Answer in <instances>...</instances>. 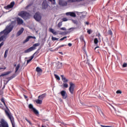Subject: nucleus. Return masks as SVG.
Masks as SVG:
<instances>
[{
  "label": "nucleus",
  "mask_w": 127,
  "mask_h": 127,
  "mask_svg": "<svg viewBox=\"0 0 127 127\" xmlns=\"http://www.w3.org/2000/svg\"><path fill=\"white\" fill-rule=\"evenodd\" d=\"M81 105L84 107L85 106H87V105H86V104L85 103H81Z\"/></svg>",
  "instance_id": "54"
},
{
  "label": "nucleus",
  "mask_w": 127,
  "mask_h": 127,
  "mask_svg": "<svg viewBox=\"0 0 127 127\" xmlns=\"http://www.w3.org/2000/svg\"><path fill=\"white\" fill-rule=\"evenodd\" d=\"M52 40L53 41H55V40H58V38H55V37H52Z\"/></svg>",
  "instance_id": "40"
},
{
  "label": "nucleus",
  "mask_w": 127,
  "mask_h": 127,
  "mask_svg": "<svg viewBox=\"0 0 127 127\" xmlns=\"http://www.w3.org/2000/svg\"><path fill=\"white\" fill-rule=\"evenodd\" d=\"M25 120L26 121V122H27V123L29 124V125H32V123H31V122L29 120H28L27 118H25Z\"/></svg>",
  "instance_id": "41"
},
{
  "label": "nucleus",
  "mask_w": 127,
  "mask_h": 127,
  "mask_svg": "<svg viewBox=\"0 0 127 127\" xmlns=\"http://www.w3.org/2000/svg\"><path fill=\"white\" fill-rule=\"evenodd\" d=\"M64 46H66V45H62L58 47V49H59V48H61V47H64Z\"/></svg>",
  "instance_id": "44"
},
{
  "label": "nucleus",
  "mask_w": 127,
  "mask_h": 127,
  "mask_svg": "<svg viewBox=\"0 0 127 127\" xmlns=\"http://www.w3.org/2000/svg\"><path fill=\"white\" fill-rule=\"evenodd\" d=\"M61 77L64 83H66V82H68V79H67L66 78L65 76H64V75H61Z\"/></svg>",
  "instance_id": "23"
},
{
  "label": "nucleus",
  "mask_w": 127,
  "mask_h": 127,
  "mask_svg": "<svg viewBox=\"0 0 127 127\" xmlns=\"http://www.w3.org/2000/svg\"><path fill=\"white\" fill-rule=\"evenodd\" d=\"M55 78L57 79V80H58V81H60V77L59 76L57 75V74H54Z\"/></svg>",
  "instance_id": "35"
},
{
  "label": "nucleus",
  "mask_w": 127,
  "mask_h": 127,
  "mask_svg": "<svg viewBox=\"0 0 127 127\" xmlns=\"http://www.w3.org/2000/svg\"><path fill=\"white\" fill-rule=\"evenodd\" d=\"M97 36L99 38V39H101V34H100V33H99L98 34H97Z\"/></svg>",
  "instance_id": "48"
},
{
  "label": "nucleus",
  "mask_w": 127,
  "mask_h": 127,
  "mask_svg": "<svg viewBox=\"0 0 127 127\" xmlns=\"http://www.w3.org/2000/svg\"><path fill=\"white\" fill-rule=\"evenodd\" d=\"M30 6H31V4H30L25 7V9H27L28 8V7H29Z\"/></svg>",
  "instance_id": "51"
},
{
  "label": "nucleus",
  "mask_w": 127,
  "mask_h": 127,
  "mask_svg": "<svg viewBox=\"0 0 127 127\" xmlns=\"http://www.w3.org/2000/svg\"><path fill=\"white\" fill-rule=\"evenodd\" d=\"M61 95L62 96L63 99H67L68 97L67 93H66V91L64 90H63L61 92Z\"/></svg>",
  "instance_id": "14"
},
{
  "label": "nucleus",
  "mask_w": 127,
  "mask_h": 127,
  "mask_svg": "<svg viewBox=\"0 0 127 127\" xmlns=\"http://www.w3.org/2000/svg\"><path fill=\"white\" fill-rule=\"evenodd\" d=\"M68 21V19H67V18H63V21Z\"/></svg>",
  "instance_id": "47"
},
{
  "label": "nucleus",
  "mask_w": 127,
  "mask_h": 127,
  "mask_svg": "<svg viewBox=\"0 0 127 127\" xmlns=\"http://www.w3.org/2000/svg\"><path fill=\"white\" fill-rule=\"evenodd\" d=\"M107 127H114V126H108Z\"/></svg>",
  "instance_id": "61"
},
{
  "label": "nucleus",
  "mask_w": 127,
  "mask_h": 127,
  "mask_svg": "<svg viewBox=\"0 0 127 127\" xmlns=\"http://www.w3.org/2000/svg\"><path fill=\"white\" fill-rule=\"evenodd\" d=\"M7 53H8V50H6L4 55V58L7 57Z\"/></svg>",
  "instance_id": "30"
},
{
  "label": "nucleus",
  "mask_w": 127,
  "mask_h": 127,
  "mask_svg": "<svg viewBox=\"0 0 127 127\" xmlns=\"http://www.w3.org/2000/svg\"><path fill=\"white\" fill-rule=\"evenodd\" d=\"M59 3L60 5H61L62 6H66V5L68 4L67 1H63V0H59Z\"/></svg>",
  "instance_id": "13"
},
{
  "label": "nucleus",
  "mask_w": 127,
  "mask_h": 127,
  "mask_svg": "<svg viewBox=\"0 0 127 127\" xmlns=\"http://www.w3.org/2000/svg\"><path fill=\"white\" fill-rule=\"evenodd\" d=\"M34 18L36 20V21H40L41 20V15L39 12H36L34 15Z\"/></svg>",
  "instance_id": "7"
},
{
  "label": "nucleus",
  "mask_w": 127,
  "mask_h": 127,
  "mask_svg": "<svg viewBox=\"0 0 127 127\" xmlns=\"http://www.w3.org/2000/svg\"><path fill=\"white\" fill-rule=\"evenodd\" d=\"M94 44H98V43H99V40H98V38H95L94 39Z\"/></svg>",
  "instance_id": "34"
},
{
  "label": "nucleus",
  "mask_w": 127,
  "mask_h": 127,
  "mask_svg": "<svg viewBox=\"0 0 127 127\" xmlns=\"http://www.w3.org/2000/svg\"><path fill=\"white\" fill-rule=\"evenodd\" d=\"M6 81H5L4 82V85H6Z\"/></svg>",
  "instance_id": "62"
},
{
  "label": "nucleus",
  "mask_w": 127,
  "mask_h": 127,
  "mask_svg": "<svg viewBox=\"0 0 127 127\" xmlns=\"http://www.w3.org/2000/svg\"><path fill=\"white\" fill-rule=\"evenodd\" d=\"M70 86L69 87V91L71 94V95H73L74 94V88H75V84L74 83H72V82H69Z\"/></svg>",
  "instance_id": "6"
},
{
  "label": "nucleus",
  "mask_w": 127,
  "mask_h": 127,
  "mask_svg": "<svg viewBox=\"0 0 127 127\" xmlns=\"http://www.w3.org/2000/svg\"><path fill=\"white\" fill-rule=\"evenodd\" d=\"M116 94H122V91H121V90H117L116 91Z\"/></svg>",
  "instance_id": "46"
},
{
  "label": "nucleus",
  "mask_w": 127,
  "mask_h": 127,
  "mask_svg": "<svg viewBox=\"0 0 127 127\" xmlns=\"http://www.w3.org/2000/svg\"><path fill=\"white\" fill-rule=\"evenodd\" d=\"M110 3V0H109L106 4V5H108V4Z\"/></svg>",
  "instance_id": "60"
},
{
  "label": "nucleus",
  "mask_w": 127,
  "mask_h": 127,
  "mask_svg": "<svg viewBox=\"0 0 127 127\" xmlns=\"http://www.w3.org/2000/svg\"><path fill=\"white\" fill-rule=\"evenodd\" d=\"M6 69V67H0V70H5Z\"/></svg>",
  "instance_id": "53"
},
{
  "label": "nucleus",
  "mask_w": 127,
  "mask_h": 127,
  "mask_svg": "<svg viewBox=\"0 0 127 127\" xmlns=\"http://www.w3.org/2000/svg\"><path fill=\"white\" fill-rule=\"evenodd\" d=\"M67 16L69 15L71 17H76V13L74 12H67L65 13Z\"/></svg>",
  "instance_id": "16"
},
{
  "label": "nucleus",
  "mask_w": 127,
  "mask_h": 127,
  "mask_svg": "<svg viewBox=\"0 0 127 127\" xmlns=\"http://www.w3.org/2000/svg\"><path fill=\"white\" fill-rule=\"evenodd\" d=\"M68 45L69 47H71V46H72V44L69 43L68 44Z\"/></svg>",
  "instance_id": "55"
},
{
  "label": "nucleus",
  "mask_w": 127,
  "mask_h": 127,
  "mask_svg": "<svg viewBox=\"0 0 127 127\" xmlns=\"http://www.w3.org/2000/svg\"><path fill=\"white\" fill-rule=\"evenodd\" d=\"M101 127H108V126L100 125Z\"/></svg>",
  "instance_id": "57"
},
{
  "label": "nucleus",
  "mask_w": 127,
  "mask_h": 127,
  "mask_svg": "<svg viewBox=\"0 0 127 127\" xmlns=\"http://www.w3.org/2000/svg\"><path fill=\"white\" fill-rule=\"evenodd\" d=\"M97 111H98L99 114L100 115V116H101V117L102 116H104V113H103V111H102L101 108L100 107H98V106H97Z\"/></svg>",
  "instance_id": "20"
},
{
  "label": "nucleus",
  "mask_w": 127,
  "mask_h": 127,
  "mask_svg": "<svg viewBox=\"0 0 127 127\" xmlns=\"http://www.w3.org/2000/svg\"><path fill=\"white\" fill-rule=\"evenodd\" d=\"M14 67L16 66V64H14Z\"/></svg>",
  "instance_id": "64"
},
{
  "label": "nucleus",
  "mask_w": 127,
  "mask_h": 127,
  "mask_svg": "<svg viewBox=\"0 0 127 127\" xmlns=\"http://www.w3.org/2000/svg\"><path fill=\"white\" fill-rule=\"evenodd\" d=\"M15 2L14 1H12L7 6H4L5 9H9V8H12L14 6Z\"/></svg>",
  "instance_id": "10"
},
{
  "label": "nucleus",
  "mask_w": 127,
  "mask_h": 127,
  "mask_svg": "<svg viewBox=\"0 0 127 127\" xmlns=\"http://www.w3.org/2000/svg\"><path fill=\"white\" fill-rule=\"evenodd\" d=\"M20 67V64H17V66L15 68V73L18 71V69H19V67Z\"/></svg>",
  "instance_id": "31"
},
{
  "label": "nucleus",
  "mask_w": 127,
  "mask_h": 127,
  "mask_svg": "<svg viewBox=\"0 0 127 127\" xmlns=\"http://www.w3.org/2000/svg\"><path fill=\"white\" fill-rule=\"evenodd\" d=\"M108 35H110L111 36H113V32L111 29L108 30V31L107 32Z\"/></svg>",
  "instance_id": "28"
},
{
  "label": "nucleus",
  "mask_w": 127,
  "mask_h": 127,
  "mask_svg": "<svg viewBox=\"0 0 127 127\" xmlns=\"http://www.w3.org/2000/svg\"><path fill=\"white\" fill-rule=\"evenodd\" d=\"M3 44H4V43H3V42H1V43L0 44V48H1V46H3Z\"/></svg>",
  "instance_id": "49"
},
{
  "label": "nucleus",
  "mask_w": 127,
  "mask_h": 127,
  "mask_svg": "<svg viewBox=\"0 0 127 127\" xmlns=\"http://www.w3.org/2000/svg\"><path fill=\"white\" fill-rule=\"evenodd\" d=\"M49 1H51L53 4H55L56 2L55 0H48Z\"/></svg>",
  "instance_id": "39"
},
{
  "label": "nucleus",
  "mask_w": 127,
  "mask_h": 127,
  "mask_svg": "<svg viewBox=\"0 0 127 127\" xmlns=\"http://www.w3.org/2000/svg\"><path fill=\"white\" fill-rule=\"evenodd\" d=\"M31 38H33V39H36V37H33V36H31Z\"/></svg>",
  "instance_id": "56"
},
{
  "label": "nucleus",
  "mask_w": 127,
  "mask_h": 127,
  "mask_svg": "<svg viewBox=\"0 0 127 127\" xmlns=\"http://www.w3.org/2000/svg\"><path fill=\"white\" fill-rule=\"evenodd\" d=\"M23 31H24V28H21L16 33V36L18 37V36H20L22 33H23Z\"/></svg>",
  "instance_id": "17"
},
{
  "label": "nucleus",
  "mask_w": 127,
  "mask_h": 127,
  "mask_svg": "<svg viewBox=\"0 0 127 127\" xmlns=\"http://www.w3.org/2000/svg\"><path fill=\"white\" fill-rule=\"evenodd\" d=\"M60 30H66V28L65 27L60 28Z\"/></svg>",
  "instance_id": "50"
},
{
  "label": "nucleus",
  "mask_w": 127,
  "mask_h": 127,
  "mask_svg": "<svg viewBox=\"0 0 127 127\" xmlns=\"http://www.w3.org/2000/svg\"><path fill=\"white\" fill-rule=\"evenodd\" d=\"M80 41L81 42L84 43V46L82 48V50L85 52L86 51V42L85 40H84V37L83 36H81L80 37Z\"/></svg>",
  "instance_id": "9"
},
{
  "label": "nucleus",
  "mask_w": 127,
  "mask_h": 127,
  "mask_svg": "<svg viewBox=\"0 0 127 127\" xmlns=\"http://www.w3.org/2000/svg\"><path fill=\"white\" fill-rule=\"evenodd\" d=\"M63 87L64 88H68V84H67V83H63Z\"/></svg>",
  "instance_id": "38"
},
{
  "label": "nucleus",
  "mask_w": 127,
  "mask_h": 127,
  "mask_svg": "<svg viewBox=\"0 0 127 127\" xmlns=\"http://www.w3.org/2000/svg\"><path fill=\"white\" fill-rule=\"evenodd\" d=\"M29 108L32 110L33 112L34 113V114H35V115H38V114H39L38 111L33 107V105H32V104L29 105Z\"/></svg>",
  "instance_id": "11"
},
{
  "label": "nucleus",
  "mask_w": 127,
  "mask_h": 127,
  "mask_svg": "<svg viewBox=\"0 0 127 127\" xmlns=\"http://www.w3.org/2000/svg\"><path fill=\"white\" fill-rule=\"evenodd\" d=\"M68 2H76L80 1V0H67Z\"/></svg>",
  "instance_id": "29"
},
{
  "label": "nucleus",
  "mask_w": 127,
  "mask_h": 127,
  "mask_svg": "<svg viewBox=\"0 0 127 127\" xmlns=\"http://www.w3.org/2000/svg\"><path fill=\"white\" fill-rule=\"evenodd\" d=\"M24 97L25 98V99H27V96L25 95H24Z\"/></svg>",
  "instance_id": "59"
},
{
  "label": "nucleus",
  "mask_w": 127,
  "mask_h": 127,
  "mask_svg": "<svg viewBox=\"0 0 127 127\" xmlns=\"http://www.w3.org/2000/svg\"><path fill=\"white\" fill-rule=\"evenodd\" d=\"M1 102L3 103V105L5 106V107L7 109V106H6V104H5V102H4V99L1 98Z\"/></svg>",
  "instance_id": "33"
},
{
  "label": "nucleus",
  "mask_w": 127,
  "mask_h": 127,
  "mask_svg": "<svg viewBox=\"0 0 127 127\" xmlns=\"http://www.w3.org/2000/svg\"><path fill=\"white\" fill-rule=\"evenodd\" d=\"M50 32H52V33H53V34H54V35H57V33L56 32V31H55V30H54V29L50 28Z\"/></svg>",
  "instance_id": "25"
},
{
  "label": "nucleus",
  "mask_w": 127,
  "mask_h": 127,
  "mask_svg": "<svg viewBox=\"0 0 127 127\" xmlns=\"http://www.w3.org/2000/svg\"><path fill=\"white\" fill-rule=\"evenodd\" d=\"M84 24L86 25H89V24H90V23H89V22H84Z\"/></svg>",
  "instance_id": "52"
},
{
  "label": "nucleus",
  "mask_w": 127,
  "mask_h": 127,
  "mask_svg": "<svg viewBox=\"0 0 127 127\" xmlns=\"http://www.w3.org/2000/svg\"><path fill=\"white\" fill-rule=\"evenodd\" d=\"M39 45H40V43L34 44L32 47L25 50L24 51V53H29V52H31V51H33V50H35V49H36V47H37V46H39Z\"/></svg>",
  "instance_id": "4"
},
{
  "label": "nucleus",
  "mask_w": 127,
  "mask_h": 127,
  "mask_svg": "<svg viewBox=\"0 0 127 127\" xmlns=\"http://www.w3.org/2000/svg\"><path fill=\"white\" fill-rule=\"evenodd\" d=\"M36 70L37 72H42V69L38 66L36 67Z\"/></svg>",
  "instance_id": "32"
},
{
  "label": "nucleus",
  "mask_w": 127,
  "mask_h": 127,
  "mask_svg": "<svg viewBox=\"0 0 127 127\" xmlns=\"http://www.w3.org/2000/svg\"><path fill=\"white\" fill-rule=\"evenodd\" d=\"M91 32H93L92 31V30L91 29H89V30H87V33L88 34H91Z\"/></svg>",
  "instance_id": "43"
},
{
  "label": "nucleus",
  "mask_w": 127,
  "mask_h": 127,
  "mask_svg": "<svg viewBox=\"0 0 127 127\" xmlns=\"http://www.w3.org/2000/svg\"><path fill=\"white\" fill-rule=\"evenodd\" d=\"M85 0H80V1H84Z\"/></svg>",
  "instance_id": "63"
},
{
  "label": "nucleus",
  "mask_w": 127,
  "mask_h": 127,
  "mask_svg": "<svg viewBox=\"0 0 127 127\" xmlns=\"http://www.w3.org/2000/svg\"><path fill=\"white\" fill-rule=\"evenodd\" d=\"M0 127H9L8 123L3 119L0 120Z\"/></svg>",
  "instance_id": "5"
},
{
  "label": "nucleus",
  "mask_w": 127,
  "mask_h": 127,
  "mask_svg": "<svg viewBox=\"0 0 127 127\" xmlns=\"http://www.w3.org/2000/svg\"><path fill=\"white\" fill-rule=\"evenodd\" d=\"M42 6L43 9H46V8L48 7V4L47 3V1H46V0L43 1L42 4Z\"/></svg>",
  "instance_id": "15"
},
{
  "label": "nucleus",
  "mask_w": 127,
  "mask_h": 127,
  "mask_svg": "<svg viewBox=\"0 0 127 127\" xmlns=\"http://www.w3.org/2000/svg\"><path fill=\"white\" fill-rule=\"evenodd\" d=\"M12 78H13V77H12V76H11L10 77L7 78L8 80L6 81V83L5 84H7L8 83V82H9V81H10V80H11V79H12Z\"/></svg>",
  "instance_id": "36"
},
{
  "label": "nucleus",
  "mask_w": 127,
  "mask_h": 127,
  "mask_svg": "<svg viewBox=\"0 0 127 127\" xmlns=\"http://www.w3.org/2000/svg\"><path fill=\"white\" fill-rule=\"evenodd\" d=\"M80 19H83V18H85L87 15V12H81L80 13Z\"/></svg>",
  "instance_id": "18"
},
{
  "label": "nucleus",
  "mask_w": 127,
  "mask_h": 127,
  "mask_svg": "<svg viewBox=\"0 0 127 127\" xmlns=\"http://www.w3.org/2000/svg\"><path fill=\"white\" fill-rule=\"evenodd\" d=\"M18 15L22 17L24 20H27L30 17V14L25 11H21L18 14Z\"/></svg>",
  "instance_id": "2"
},
{
  "label": "nucleus",
  "mask_w": 127,
  "mask_h": 127,
  "mask_svg": "<svg viewBox=\"0 0 127 127\" xmlns=\"http://www.w3.org/2000/svg\"><path fill=\"white\" fill-rule=\"evenodd\" d=\"M127 63H124L123 64V68H126V67H127Z\"/></svg>",
  "instance_id": "45"
},
{
  "label": "nucleus",
  "mask_w": 127,
  "mask_h": 127,
  "mask_svg": "<svg viewBox=\"0 0 127 127\" xmlns=\"http://www.w3.org/2000/svg\"><path fill=\"white\" fill-rule=\"evenodd\" d=\"M16 21H17L18 25H21V24H23V20L20 17L16 18Z\"/></svg>",
  "instance_id": "12"
},
{
  "label": "nucleus",
  "mask_w": 127,
  "mask_h": 127,
  "mask_svg": "<svg viewBox=\"0 0 127 127\" xmlns=\"http://www.w3.org/2000/svg\"><path fill=\"white\" fill-rule=\"evenodd\" d=\"M36 53H37V52H36L32 56H31L30 59L27 61V64H28V63H29L32 60V59L34 58V55H36Z\"/></svg>",
  "instance_id": "21"
},
{
  "label": "nucleus",
  "mask_w": 127,
  "mask_h": 127,
  "mask_svg": "<svg viewBox=\"0 0 127 127\" xmlns=\"http://www.w3.org/2000/svg\"><path fill=\"white\" fill-rule=\"evenodd\" d=\"M62 24H63L62 21L58 23V27H59V28L61 27V26H62Z\"/></svg>",
  "instance_id": "37"
},
{
  "label": "nucleus",
  "mask_w": 127,
  "mask_h": 127,
  "mask_svg": "<svg viewBox=\"0 0 127 127\" xmlns=\"http://www.w3.org/2000/svg\"><path fill=\"white\" fill-rule=\"evenodd\" d=\"M2 35L1 36V37H0V41H5V40H6V38H7V35L8 34H7V33L6 32H4L3 33H2Z\"/></svg>",
  "instance_id": "8"
},
{
  "label": "nucleus",
  "mask_w": 127,
  "mask_h": 127,
  "mask_svg": "<svg viewBox=\"0 0 127 127\" xmlns=\"http://www.w3.org/2000/svg\"><path fill=\"white\" fill-rule=\"evenodd\" d=\"M46 97V93H44V94L39 96L38 99H39L40 100H41L42 101V100H43V99H44Z\"/></svg>",
  "instance_id": "22"
},
{
  "label": "nucleus",
  "mask_w": 127,
  "mask_h": 127,
  "mask_svg": "<svg viewBox=\"0 0 127 127\" xmlns=\"http://www.w3.org/2000/svg\"><path fill=\"white\" fill-rule=\"evenodd\" d=\"M31 38V36H28L27 38L24 41L23 43H26L28 41H29V39Z\"/></svg>",
  "instance_id": "27"
},
{
  "label": "nucleus",
  "mask_w": 127,
  "mask_h": 127,
  "mask_svg": "<svg viewBox=\"0 0 127 127\" xmlns=\"http://www.w3.org/2000/svg\"><path fill=\"white\" fill-rule=\"evenodd\" d=\"M97 48H100V47L99 46H97L95 48V50H96V49H97Z\"/></svg>",
  "instance_id": "58"
},
{
  "label": "nucleus",
  "mask_w": 127,
  "mask_h": 127,
  "mask_svg": "<svg viewBox=\"0 0 127 127\" xmlns=\"http://www.w3.org/2000/svg\"><path fill=\"white\" fill-rule=\"evenodd\" d=\"M75 28L74 27L70 28L68 29V31L64 32L65 34H68V33H70L71 32H72V31H74V29H75Z\"/></svg>",
  "instance_id": "19"
},
{
  "label": "nucleus",
  "mask_w": 127,
  "mask_h": 127,
  "mask_svg": "<svg viewBox=\"0 0 127 127\" xmlns=\"http://www.w3.org/2000/svg\"><path fill=\"white\" fill-rule=\"evenodd\" d=\"M10 73H11V71H7L0 75V77H4V76H7V75H9V74H10Z\"/></svg>",
  "instance_id": "24"
},
{
  "label": "nucleus",
  "mask_w": 127,
  "mask_h": 127,
  "mask_svg": "<svg viewBox=\"0 0 127 127\" xmlns=\"http://www.w3.org/2000/svg\"><path fill=\"white\" fill-rule=\"evenodd\" d=\"M36 104H38V105H41V104H42V100L41 99H39L38 98V99L36 100Z\"/></svg>",
  "instance_id": "26"
},
{
  "label": "nucleus",
  "mask_w": 127,
  "mask_h": 127,
  "mask_svg": "<svg viewBox=\"0 0 127 127\" xmlns=\"http://www.w3.org/2000/svg\"><path fill=\"white\" fill-rule=\"evenodd\" d=\"M5 113L6 116H7L8 119H10L12 127H15V123H14V118H13V117L12 115H11V114H9V113H8V111L6 110H5Z\"/></svg>",
  "instance_id": "3"
},
{
  "label": "nucleus",
  "mask_w": 127,
  "mask_h": 127,
  "mask_svg": "<svg viewBox=\"0 0 127 127\" xmlns=\"http://www.w3.org/2000/svg\"><path fill=\"white\" fill-rule=\"evenodd\" d=\"M66 38H67V37L65 36V37H64L63 38H62L61 39H60V41H62L63 40H64V39H66Z\"/></svg>",
  "instance_id": "42"
},
{
  "label": "nucleus",
  "mask_w": 127,
  "mask_h": 127,
  "mask_svg": "<svg viewBox=\"0 0 127 127\" xmlns=\"http://www.w3.org/2000/svg\"><path fill=\"white\" fill-rule=\"evenodd\" d=\"M13 23H14V21H12L10 24H9L7 25L5 29L0 32V35L2 33H4V32H6V33L8 34L10 33V32L12 31V29H13Z\"/></svg>",
  "instance_id": "1"
}]
</instances>
